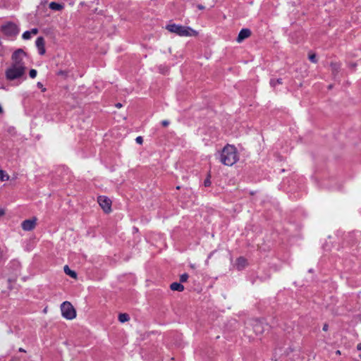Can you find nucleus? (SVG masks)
Returning <instances> with one entry per match:
<instances>
[{
    "mask_svg": "<svg viewBox=\"0 0 361 361\" xmlns=\"http://www.w3.org/2000/svg\"><path fill=\"white\" fill-rule=\"evenodd\" d=\"M238 160L239 154L238 149L233 145H226L219 154V161L224 166H232Z\"/></svg>",
    "mask_w": 361,
    "mask_h": 361,
    "instance_id": "obj_1",
    "label": "nucleus"
},
{
    "mask_svg": "<svg viewBox=\"0 0 361 361\" xmlns=\"http://www.w3.org/2000/svg\"><path fill=\"white\" fill-rule=\"evenodd\" d=\"M166 29L171 33H175L180 37L197 36L198 32L188 26H183L178 24H169Z\"/></svg>",
    "mask_w": 361,
    "mask_h": 361,
    "instance_id": "obj_2",
    "label": "nucleus"
},
{
    "mask_svg": "<svg viewBox=\"0 0 361 361\" xmlns=\"http://www.w3.org/2000/svg\"><path fill=\"white\" fill-rule=\"evenodd\" d=\"M61 312L62 317L67 320H72L77 316L75 309L68 301H65L61 305Z\"/></svg>",
    "mask_w": 361,
    "mask_h": 361,
    "instance_id": "obj_3",
    "label": "nucleus"
},
{
    "mask_svg": "<svg viewBox=\"0 0 361 361\" xmlns=\"http://www.w3.org/2000/svg\"><path fill=\"white\" fill-rule=\"evenodd\" d=\"M25 70L26 68L17 67L11 65L6 71V78L9 80H16L22 77L24 75Z\"/></svg>",
    "mask_w": 361,
    "mask_h": 361,
    "instance_id": "obj_4",
    "label": "nucleus"
},
{
    "mask_svg": "<svg viewBox=\"0 0 361 361\" xmlns=\"http://www.w3.org/2000/svg\"><path fill=\"white\" fill-rule=\"evenodd\" d=\"M26 57V53L22 49H18L13 52L11 56L13 66L21 68H25L24 59Z\"/></svg>",
    "mask_w": 361,
    "mask_h": 361,
    "instance_id": "obj_5",
    "label": "nucleus"
},
{
    "mask_svg": "<svg viewBox=\"0 0 361 361\" xmlns=\"http://www.w3.org/2000/svg\"><path fill=\"white\" fill-rule=\"evenodd\" d=\"M1 30L7 36H15L19 32L18 26L13 23H7L2 25Z\"/></svg>",
    "mask_w": 361,
    "mask_h": 361,
    "instance_id": "obj_6",
    "label": "nucleus"
},
{
    "mask_svg": "<svg viewBox=\"0 0 361 361\" xmlns=\"http://www.w3.org/2000/svg\"><path fill=\"white\" fill-rule=\"evenodd\" d=\"M97 202L103 211L109 214L111 212V200L106 196H99Z\"/></svg>",
    "mask_w": 361,
    "mask_h": 361,
    "instance_id": "obj_7",
    "label": "nucleus"
},
{
    "mask_svg": "<svg viewBox=\"0 0 361 361\" xmlns=\"http://www.w3.org/2000/svg\"><path fill=\"white\" fill-rule=\"evenodd\" d=\"M37 218L33 216L31 219L24 220L21 223V228L24 231H32L37 225Z\"/></svg>",
    "mask_w": 361,
    "mask_h": 361,
    "instance_id": "obj_8",
    "label": "nucleus"
},
{
    "mask_svg": "<svg viewBox=\"0 0 361 361\" xmlns=\"http://www.w3.org/2000/svg\"><path fill=\"white\" fill-rule=\"evenodd\" d=\"M35 45L40 55H44L46 52L45 42L43 37H38L35 42Z\"/></svg>",
    "mask_w": 361,
    "mask_h": 361,
    "instance_id": "obj_9",
    "label": "nucleus"
},
{
    "mask_svg": "<svg viewBox=\"0 0 361 361\" xmlns=\"http://www.w3.org/2000/svg\"><path fill=\"white\" fill-rule=\"evenodd\" d=\"M251 35V31L248 28H243L242 29L238 35V37L236 39L238 42H241L245 39L249 37Z\"/></svg>",
    "mask_w": 361,
    "mask_h": 361,
    "instance_id": "obj_10",
    "label": "nucleus"
},
{
    "mask_svg": "<svg viewBox=\"0 0 361 361\" xmlns=\"http://www.w3.org/2000/svg\"><path fill=\"white\" fill-rule=\"evenodd\" d=\"M170 288L173 291L182 292L184 290V286L181 283L173 282L170 285Z\"/></svg>",
    "mask_w": 361,
    "mask_h": 361,
    "instance_id": "obj_11",
    "label": "nucleus"
},
{
    "mask_svg": "<svg viewBox=\"0 0 361 361\" xmlns=\"http://www.w3.org/2000/svg\"><path fill=\"white\" fill-rule=\"evenodd\" d=\"M49 7L53 11H61L64 8V5L55 1H51L49 3Z\"/></svg>",
    "mask_w": 361,
    "mask_h": 361,
    "instance_id": "obj_12",
    "label": "nucleus"
},
{
    "mask_svg": "<svg viewBox=\"0 0 361 361\" xmlns=\"http://www.w3.org/2000/svg\"><path fill=\"white\" fill-rule=\"evenodd\" d=\"M253 330L256 334H261L264 331L262 324L258 322H255L253 324Z\"/></svg>",
    "mask_w": 361,
    "mask_h": 361,
    "instance_id": "obj_13",
    "label": "nucleus"
},
{
    "mask_svg": "<svg viewBox=\"0 0 361 361\" xmlns=\"http://www.w3.org/2000/svg\"><path fill=\"white\" fill-rule=\"evenodd\" d=\"M63 271L66 273V274L68 275L73 279L77 278V274L75 271L71 270L68 265H65L63 267Z\"/></svg>",
    "mask_w": 361,
    "mask_h": 361,
    "instance_id": "obj_14",
    "label": "nucleus"
},
{
    "mask_svg": "<svg viewBox=\"0 0 361 361\" xmlns=\"http://www.w3.org/2000/svg\"><path fill=\"white\" fill-rule=\"evenodd\" d=\"M130 319V317L128 314L122 313L118 315V321L121 323H124L128 322Z\"/></svg>",
    "mask_w": 361,
    "mask_h": 361,
    "instance_id": "obj_15",
    "label": "nucleus"
},
{
    "mask_svg": "<svg viewBox=\"0 0 361 361\" xmlns=\"http://www.w3.org/2000/svg\"><path fill=\"white\" fill-rule=\"evenodd\" d=\"M9 176L2 169H0V180L2 181L8 180Z\"/></svg>",
    "mask_w": 361,
    "mask_h": 361,
    "instance_id": "obj_16",
    "label": "nucleus"
},
{
    "mask_svg": "<svg viewBox=\"0 0 361 361\" xmlns=\"http://www.w3.org/2000/svg\"><path fill=\"white\" fill-rule=\"evenodd\" d=\"M245 262H246V260L243 257L238 258L237 259V266H238V267L239 269L243 267L245 264Z\"/></svg>",
    "mask_w": 361,
    "mask_h": 361,
    "instance_id": "obj_17",
    "label": "nucleus"
},
{
    "mask_svg": "<svg viewBox=\"0 0 361 361\" xmlns=\"http://www.w3.org/2000/svg\"><path fill=\"white\" fill-rule=\"evenodd\" d=\"M31 36H32L31 32L29 30H27V31H25L23 32L22 37L23 39L27 40V39H30Z\"/></svg>",
    "mask_w": 361,
    "mask_h": 361,
    "instance_id": "obj_18",
    "label": "nucleus"
},
{
    "mask_svg": "<svg viewBox=\"0 0 361 361\" xmlns=\"http://www.w3.org/2000/svg\"><path fill=\"white\" fill-rule=\"evenodd\" d=\"M188 279V274L186 273H184L180 276V283L186 282Z\"/></svg>",
    "mask_w": 361,
    "mask_h": 361,
    "instance_id": "obj_19",
    "label": "nucleus"
},
{
    "mask_svg": "<svg viewBox=\"0 0 361 361\" xmlns=\"http://www.w3.org/2000/svg\"><path fill=\"white\" fill-rule=\"evenodd\" d=\"M282 83V81H281V79H277V80H271L270 81V85L272 86V87H275L277 84H281Z\"/></svg>",
    "mask_w": 361,
    "mask_h": 361,
    "instance_id": "obj_20",
    "label": "nucleus"
},
{
    "mask_svg": "<svg viewBox=\"0 0 361 361\" xmlns=\"http://www.w3.org/2000/svg\"><path fill=\"white\" fill-rule=\"evenodd\" d=\"M331 66L332 71L334 72H338V69L340 68V66L338 63H331Z\"/></svg>",
    "mask_w": 361,
    "mask_h": 361,
    "instance_id": "obj_21",
    "label": "nucleus"
},
{
    "mask_svg": "<svg viewBox=\"0 0 361 361\" xmlns=\"http://www.w3.org/2000/svg\"><path fill=\"white\" fill-rule=\"evenodd\" d=\"M29 75L31 78H35L37 76V71L35 69H31L29 72Z\"/></svg>",
    "mask_w": 361,
    "mask_h": 361,
    "instance_id": "obj_22",
    "label": "nucleus"
},
{
    "mask_svg": "<svg viewBox=\"0 0 361 361\" xmlns=\"http://www.w3.org/2000/svg\"><path fill=\"white\" fill-rule=\"evenodd\" d=\"M37 86L41 89L42 92H44L47 91V89L44 87V85H42V83L41 82H37Z\"/></svg>",
    "mask_w": 361,
    "mask_h": 361,
    "instance_id": "obj_23",
    "label": "nucleus"
},
{
    "mask_svg": "<svg viewBox=\"0 0 361 361\" xmlns=\"http://www.w3.org/2000/svg\"><path fill=\"white\" fill-rule=\"evenodd\" d=\"M309 59L312 62V63H317V59H316V55L315 54H312V55H310L309 56Z\"/></svg>",
    "mask_w": 361,
    "mask_h": 361,
    "instance_id": "obj_24",
    "label": "nucleus"
},
{
    "mask_svg": "<svg viewBox=\"0 0 361 361\" xmlns=\"http://www.w3.org/2000/svg\"><path fill=\"white\" fill-rule=\"evenodd\" d=\"M135 141L137 143L142 145L143 142V139L141 136H138L136 137Z\"/></svg>",
    "mask_w": 361,
    "mask_h": 361,
    "instance_id": "obj_25",
    "label": "nucleus"
},
{
    "mask_svg": "<svg viewBox=\"0 0 361 361\" xmlns=\"http://www.w3.org/2000/svg\"><path fill=\"white\" fill-rule=\"evenodd\" d=\"M204 185L206 187L209 186L211 185V181H210L209 178H207V179L204 180Z\"/></svg>",
    "mask_w": 361,
    "mask_h": 361,
    "instance_id": "obj_26",
    "label": "nucleus"
},
{
    "mask_svg": "<svg viewBox=\"0 0 361 361\" xmlns=\"http://www.w3.org/2000/svg\"><path fill=\"white\" fill-rule=\"evenodd\" d=\"M31 32V35H37L38 33L37 28H32L31 30H29Z\"/></svg>",
    "mask_w": 361,
    "mask_h": 361,
    "instance_id": "obj_27",
    "label": "nucleus"
},
{
    "mask_svg": "<svg viewBox=\"0 0 361 361\" xmlns=\"http://www.w3.org/2000/svg\"><path fill=\"white\" fill-rule=\"evenodd\" d=\"M161 124H162L163 126L166 127V126H167L169 124V122L168 121H166V120H164V121H163L161 122Z\"/></svg>",
    "mask_w": 361,
    "mask_h": 361,
    "instance_id": "obj_28",
    "label": "nucleus"
},
{
    "mask_svg": "<svg viewBox=\"0 0 361 361\" xmlns=\"http://www.w3.org/2000/svg\"><path fill=\"white\" fill-rule=\"evenodd\" d=\"M5 214V210L3 208L0 209V217L3 216Z\"/></svg>",
    "mask_w": 361,
    "mask_h": 361,
    "instance_id": "obj_29",
    "label": "nucleus"
},
{
    "mask_svg": "<svg viewBox=\"0 0 361 361\" xmlns=\"http://www.w3.org/2000/svg\"><path fill=\"white\" fill-rule=\"evenodd\" d=\"M328 328H329L328 325L324 324L323 326V331H326L328 330Z\"/></svg>",
    "mask_w": 361,
    "mask_h": 361,
    "instance_id": "obj_30",
    "label": "nucleus"
},
{
    "mask_svg": "<svg viewBox=\"0 0 361 361\" xmlns=\"http://www.w3.org/2000/svg\"><path fill=\"white\" fill-rule=\"evenodd\" d=\"M197 8L200 9V10H203L204 8V6H202V5H197Z\"/></svg>",
    "mask_w": 361,
    "mask_h": 361,
    "instance_id": "obj_31",
    "label": "nucleus"
},
{
    "mask_svg": "<svg viewBox=\"0 0 361 361\" xmlns=\"http://www.w3.org/2000/svg\"><path fill=\"white\" fill-rule=\"evenodd\" d=\"M121 106H122V104L121 103L116 104V108H121Z\"/></svg>",
    "mask_w": 361,
    "mask_h": 361,
    "instance_id": "obj_32",
    "label": "nucleus"
},
{
    "mask_svg": "<svg viewBox=\"0 0 361 361\" xmlns=\"http://www.w3.org/2000/svg\"><path fill=\"white\" fill-rule=\"evenodd\" d=\"M357 349L358 350H361V343H358V344L357 345Z\"/></svg>",
    "mask_w": 361,
    "mask_h": 361,
    "instance_id": "obj_33",
    "label": "nucleus"
},
{
    "mask_svg": "<svg viewBox=\"0 0 361 361\" xmlns=\"http://www.w3.org/2000/svg\"><path fill=\"white\" fill-rule=\"evenodd\" d=\"M336 354L340 355L341 354V353L339 350H338L336 351Z\"/></svg>",
    "mask_w": 361,
    "mask_h": 361,
    "instance_id": "obj_34",
    "label": "nucleus"
},
{
    "mask_svg": "<svg viewBox=\"0 0 361 361\" xmlns=\"http://www.w3.org/2000/svg\"><path fill=\"white\" fill-rule=\"evenodd\" d=\"M19 351L20 352H25V350L23 348H19Z\"/></svg>",
    "mask_w": 361,
    "mask_h": 361,
    "instance_id": "obj_35",
    "label": "nucleus"
}]
</instances>
